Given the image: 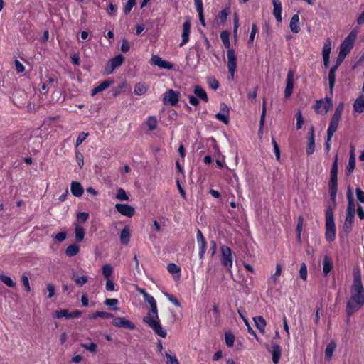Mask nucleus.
I'll return each instance as SVG.
<instances>
[{"mask_svg":"<svg viewBox=\"0 0 364 364\" xmlns=\"http://www.w3.org/2000/svg\"><path fill=\"white\" fill-rule=\"evenodd\" d=\"M139 293L143 296L144 301L150 305V310L148 311L147 315L143 318V321L146 323L156 335L161 338H165L167 333L161 325L155 299L148 294L145 289H139Z\"/></svg>","mask_w":364,"mask_h":364,"instance_id":"nucleus-1","label":"nucleus"},{"mask_svg":"<svg viewBox=\"0 0 364 364\" xmlns=\"http://www.w3.org/2000/svg\"><path fill=\"white\" fill-rule=\"evenodd\" d=\"M326 232L325 237L327 241L332 242L336 239V225L333 208L328 206L326 210Z\"/></svg>","mask_w":364,"mask_h":364,"instance_id":"nucleus-2","label":"nucleus"},{"mask_svg":"<svg viewBox=\"0 0 364 364\" xmlns=\"http://www.w3.org/2000/svg\"><path fill=\"white\" fill-rule=\"evenodd\" d=\"M352 295L349 300L356 301L359 305H364V288L360 276H355L351 288Z\"/></svg>","mask_w":364,"mask_h":364,"instance_id":"nucleus-3","label":"nucleus"},{"mask_svg":"<svg viewBox=\"0 0 364 364\" xmlns=\"http://www.w3.org/2000/svg\"><path fill=\"white\" fill-rule=\"evenodd\" d=\"M337 174L338 166L336 156L331 170V179L329 182V195L333 203H336V198L337 193Z\"/></svg>","mask_w":364,"mask_h":364,"instance_id":"nucleus-4","label":"nucleus"},{"mask_svg":"<svg viewBox=\"0 0 364 364\" xmlns=\"http://www.w3.org/2000/svg\"><path fill=\"white\" fill-rule=\"evenodd\" d=\"M343 106L342 104L339 105L331 118L329 127L327 130L328 141H330L334 133L336 132L338 127L339 122L341 118Z\"/></svg>","mask_w":364,"mask_h":364,"instance_id":"nucleus-5","label":"nucleus"},{"mask_svg":"<svg viewBox=\"0 0 364 364\" xmlns=\"http://www.w3.org/2000/svg\"><path fill=\"white\" fill-rule=\"evenodd\" d=\"M220 262L221 264L231 272L233 264V257L231 249L226 246L222 245L220 247Z\"/></svg>","mask_w":364,"mask_h":364,"instance_id":"nucleus-6","label":"nucleus"},{"mask_svg":"<svg viewBox=\"0 0 364 364\" xmlns=\"http://www.w3.org/2000/svg\"><path fill=\"white\" fill-rule=\"evenodd\" d=\"M178 92L170 89L163 95V102L164 105L175 106L178 102Z\"/></svg>","mask_w":364,"mask_h":364,"instance_id":"nucleus-7","label":"nucleus"},{"mask_svg":"<svg viewBox=\"0 0 364 364\" xmlns=\"http://www.w3.org/2000/svg\"><path fill=\"white\" fill-rule=\"evenodd\" d=\"M227 57L228 71L230 73V78L233 79L237 67V58L233 49L228 50Z\"/></svg>","mask_w":364,"mask_h":364,"instance_id":"nucleus-8","label":"nucleus"},{"mask_svg":"<svg viewBox=\"0 0 364 364\" xmlns=\"http://www.w3.org/2000/svg\"><path fill=\"white\" fill-rule=\"evenodd\" d=\"M229 112L228 106L225 103L221 102L220 105V112L215 114V118L225 124H228L230 122Z\"/></svg>","mask_w":364,"mask_h":364,"instance_id":"nucleus-9","label":"nucleus"},{"mask_svg":"<svg viewBox=\"0 0 364 364\" xmlns=\"http://www.w3.org/2000/svg\"><path fill=\"white\" fill-rule=\"evenodd\" d=\"M294 71L289 70L287 76V85L284 90L285 98H289L293 92L294 88Z\"/></svg>","mask_w":364,"mask_h":364,"instance_id":"nucleus-10","label":"nucleus"},{"mask_svg":"<svg viewBox=\"0 0 364 364\" xmlns=\"http://www.w3.org/2000/svg\"><path fill=\"white\" fill-rule=\"evenodd\" d=\"M151 63L163 69L171 70L173 68V65L171 63L164 60L156 55L151 56Z\"/></svg>","mask_w":364,"mask_h":364,"instance_id":"nucleus-11","label":"nucleus"},{"mask_svg":"<svg viewBox=\"0 0 364 364\" xmlns=\"http://www.w3.org/2000/svg\"><path fill=\"white\" fill-rule=\"evenodd\" d=\"M115 208L119 213L129 218L132 217L135 213L134 208L127 204L117 203Z\"/></svg>","mask_w":364,"mask_h":364,"instance_id":"nucleus-12","label":"nucleus"},{"mask_svg":"<svg viewBox=\"0 0 364 364\" xmlns=\"http://www.w3.org/2000/svg\"><path fill=\"white\" fill-rule=\"evenodd\" d=\"M331 51V42L330 39H327L325 42L322 50V55L323 60V66L328 68L330 61V54Z\"/></svg>","mask_w":364,"mask_h":364,"instance_id":"nucleus-13","label":"nucleus"},{"mask_svg":"<svg viewBox=\"0 0 364 364\" xmlns=\"http://www.w3.org/2000/svg\"><path fill=\"white\" fill-rule=\"evenodd\" d=\"M112 324L116 327L125 328L130 330L135 328V326L132 322L124 317L115 318L112 321Z\"/></svg>","mask_w":364,"mask_h":364,"instance_id":"nucleus-14","label":"nucleus"},{"mask_svg":"<svg viewBox=\"0 0 364 364\" xmlns=\"http://www.w3.org/2000/svg\"><path fill=\"white\" fill-rule=\"evenodd\" d=\"M191 32V22L189 18H187L183 24V31L181 34L182 41L180 43V46L182 47L183 45L188 43L189 40V34Z\"/></svg>","mask_w":364,"mask_h":364,"instance_id":"nucleus-15","label":"nucleus"},{"mask_svg":"<svg viewBox=\"0 0 364 364\" xmlns=\"http://www.w3.org/2000/svg\"><path fill=\"white\" fill-rule=\"evenodd\" d=\"M314 149H315L314 129V127H311L309 132L308 144L306 146V154L308 155L311 154L314 151Z\"/></svg>","mask_w":364,"mask_h":364,"instance_id":"nucleus-16","label":"nucleus"},{"mask_svg":"<svg viewBox=\"0 0 364 364\" xmlns=\"http://www.w3.org/2000/svg\"><path fill=\"white\" fill-rule=\"evenodd\" d=\"M355 213H346V219L343 223V230L346 233H349L352 230L353 224L354 222Z\"/></svg>","mask_w":364,"mask_h":364,"instance_id":"nucleus-17","label":"nucleus"},{"mask_svg":"<svg viewBox=\"0 0 364 364\" xmlns=\"http://www.w3.org/2000/svg\"><path fill=\"white\" fill-rule=\"evenodd\" d=\"M281 273H282V267L280 264H277L274 274L273 275H272L268 279L269 288L273 289L275 287L277 280H278V277L280 276Z\"/></svg>","mask_w":364,"mask_h":364,"instance_id":"nucleus-18","label":"nucleus"},{"mask_svg":"<svg viewBox=\"0 0 364 364\" xmlns=\"http://www.w3.org/2000/svg\"><path fill=\"white\" fill-rule=\"evenodd\" d=\"M333 268V262L332 259L325 255L323 260V272L324 276H327Z\"/></svg>","mask_w":364,"mask_h":364,"instance_id":"nucleus-19","label":"nucleus"},{"mask_svg":"<svg viewBox=\"0 0 364 364\" xmlns=\"http://www.w3.org/2000/svg\"><path fill=\"white\" fill-rule=\"evenodd\" d=\"M70 191L75 197H80L84 193L82 186L77 181H73L70 185Z\"/></svg>","mask_w":364,"mask_h":364,"instance_id":"nucleus-20","label":"nucleus"},{"mask_svg":"<svg viewBox=\"0 0 364 364\" xmlns=\"http://www.w3.org/2000/svg\"><path fill=\"white\" fill-rule=\"evenodd\" d=\"M272 353V362L274 364H277L279 361L281 354H282V349L279 345L277 343H274L272 346V349L271 350Z\"/></svg>","mask_w":364,"mask_h":364,"instance_id":"nucleus-21","label":"nucleus"},{"mask_svg":"<svg viewBox=\"0 0 364 364\" xmlns=\"http://www.w3.org/2000/svg\"><path fill=\"white\" fill-rule=\"evenodd\" d=\"M337 344L334 340L331 341V342L327 345L325 349V360L329 361L331 360L333 352L336 348Z\"/></svg>","mask_w":364,"mask_h":364,"instance_id":"nucleus-22","label":"nucleus"},{"mask_svg":"<svg viewBox=\"0 0 364 364\" xmlns=\"http://www.w3.org/2000/svg\"><path fill=\"white\" fill-rule=\"evenodd\" d=\"M114 81L113 80H104L103 82H100V84L98 85V86H96L95 87H94L92 90V93L91 95L92 96L95 95L96 94H97L98 92H102L105 90H106L107 88H108L112 84H113Z\"/></svg>","mask_w":364,"mask_h":364,"instance_id":"nucleus-23","label":"nucleus"},{"mask_svg":"<svg viewBox=\"0 0 364 364\" xmlns=\"http://www.w3.org/2000/svg\"><path fill=\"white\" fill-rule=\"evenodd\" d=\"M363 306L359 305L356 301L348 300L346 305V313L348 316H350L355 312L358 311Z\"/></svg>","mask_w":364,"mask_h":364,"instance_id":"nucleus-24","label":"nucleus"},{"mask_svg":"<svg viewBox=\"0 0 364 364\" xmlns=\"http://www.w3.org/2000/svg\"><path fill=\"white\" fill-rule=\"evenodd\" d=\"M273 14L278 22L282 21V4L279 0H272Z\"/></svg>","mask_w":364,"mask_h":364,"instance_id":"nucleus-25","label":"nucleus"},{"mask_svg":"<svg viewBox=\"0 0 364 364\" xmlns=\"http://www.w3.org/2000/svg\"><path fill=\"white\" fill-rule=\"evenodd\" d=\"M347 199H348V207L346 209V213H355V205L354 202V198L352 194L351 189L349 188L347 192Z\"/></svg>","mask_w":364,"mask_h":364,"instance_id":"nucleus-26","label":"nucleus"},{"mask_svg":"<svg viewBox=\"0 0 364 364\" xmlns=\"http://www.w3.org/2000/svg\"><path fill=\"white\" fill-rule=\"evenodd\" d=\"M71 279L77 286L82 287L88 281V277L87 276H78L75 272H73L71 274Z\"/></svg>","mask_w":364,"mask_h":364,"instance_id":"nucleus-27","label":"nucleus"},{"mask_svg":"<svg viewBox=\"0 0 364 364\" xmlns=\"http://www.w3.org/2000/svg\"><path fill=\"white\" fill-rule=\"evenodd\" d=\"M353 109L358 113L364 112V95H360L354 102Z\"/></svg>","mask_w":364,"mask_h":364,"instance_id":"nucleus-28","label":"nucleus"},{"mask_svg":"<svg viewBox=\"0 0 364 364\" xmlns=\"http://www.w3.org/2000/svg\"><path fill=\"white\" fill-rule=\"evenodd\" d=\"M290 28L293 33H297L300 31L299 17L298 14H294L290 21Z\"/></svg>","mask_w":364,"mask_h":364,"instance_id":"nucleus-29","label":"nucleus"},{"mask_svg":"<svg viewBox=\"0 0 364 364\" xmlns=\"http://www.w3.org/2000/svg\"><path fill=\"white\" fill-rule=\"evenodd\" d=\"M355 167V157L354 154V146L350 147V155L348 159V164L347 166V170L349 173H352Z\"/></svg>","mask_w":364,"mask_h":364,"instance_id":"nucleus-30","label":"nucleus"},{"mask_svg":"<svg viewBox=\"0 0 364 364\" xmlns=\"http://www.w3.org/2000/svg\"><path fill=\"white\" fill-rule=\"evenodd\" d=\"M193 92L198 97L201 99L205 102H207L208 101V95H207L206 92L205 91V90L203 88H202L201 87H200L198 85L194 87Z\"/></svg>","mask_w":364,"mask_h":364,"instance_id":"nucleus-31","label":"nucleus"},{"mask_svg":"<svg viewBox=\"0 0 364 364\" xmlns=\"http://www.w3.org/2000/svg\"><path fill=\"white\" fill-rule=\"evenodd\" d=\"M167 270L175 278H179L181 276V268L174 263H170L167 266Z\"/></svg>","mask_w":364,"mask_h":364,"instance_id":"nucleus-32","label":"nucleus"},{"mask_svg":"<svg viewBox=\"0 0 364 364\" xmlns=\"http://www.w3.org/2000/svg\"><path fill=\"white\" fill-rule=\"evenodd\" d=\"M130 240V230L125 227L121 232L120 241L122 245H127Z\"/></svg>","mask_w":364,"mask_h":364,"instance_id":"nucleus-33","label":"nucleus"},{"mask_svg":"<svg viewBox=\"0 0 364 364\" xmlns=\"http://www.w3.org/2000/svg\"><path fill=\"white\" fill-rule=\"evenodd\" d=\"M253 320L255 323V326L259 329V331L262 333H264V328L266 326V321H265L264 318L261 316H258L254 317Z\"/></svg>","mask_w":364,"mask_h":364,"instance_id":"nucleus-34","label":"nucleus"},{"mask_svg":"<svg viewBox=\"0 0 364 364\" xmlns=\"http://www.w3.org/2000/svg\"><path fill=\"white\" fill-rule=\"evenodd\" d=\"M75 235L76 241L77 242H80L84 240V237L85 235V230L82 227H81L78 225H75Z\"/></svg>","mask_w":364,"mask_h":364,"instance_id":"nucleus-35","label":"nucleus"},{"mask_svg":"<svg viewBox=\"0 0 364 364\" xmlns=\"http://www.w3.org/2000/svg\"><path fill=\"white\" fill-rule=\"evenodd\" d=\"M124 61V57L122 55L119 54L116 57L110 59L108 63H110L112 66L116 69L117 68L119 67Z\"/></svg>","mask_w":364,"mask_h":364,"instance_id":"nucleus-36","label":"nucleus"},{"mask_svg":"<svg viewBox=\"0 0 364 364\" xmlns=\"http://www.w3.org/2000/svg\"><path fill=\"white\" fill-rule=\"evenodd\" d=\"M80 251V247L76 244L69 245L65 250V255L68 257H73L76 255Z\"/></svg>","mask_w":364,"mask_h":364,"instance_id":"nucleus-37","label":"nucleus"},{"mask_svg":"<svg viewBox=\"0 0 364 364\" xmlns=\"http://www.w3.org/2000/svg\"><path fill=\"white\" fill-rule=\"evenodd\" d=\"M337 69L335 68H331L328 73V80L329 83V88L331 90H333L335 82H336V72Z\"/></svg>","mask_w":364,"mask_h":364,"instance_id":"nucleus-38","label":"nucleus"},{"mask_svg":"<svg viewBox=\"0 0 364 364\" xmlns=\"http://www.w3.org/2000/svg\"><path fill=\"white\" fill-rule=\"evenodd\" d=\"M148 90V86L145 83H137L134 87V93L136 95H141L144 94Z\"/></svg>","mask_w":364,"mask_h":364,"instance_id":"nucleus-39","label":"nucleus"},{"mask_svg":"<svg viewBox=\"0 0 364 364\" xmlns=\"http://www.w3.org/2000/svg\"><path fill=\"white\" fill-rule=\"evenodd\" d=\"M146 124L150 131H153L157 127L156 118L154 116H150L146 119Z\"/></svg>","mask_w":364,"mask_h":364,"instance_id":"nucleus-40","label":"nucleus"},{"mask_svg":"<svg viewBox=\"0 0 364 364\" xmlns=\"http://www.w3.org/2000/svg\"><path fill=\"white\" fill-rule=\"evenodd\" d=\"M230 33L228 31H223L220 33V39L224 45V46L228 49H230Z\"/></svg>","mask_w":364,"mask_h":364,"instance_id":"nucleus-41","label":"nucleus"},{"mask_svg":"<svg viewBox=\"0 0 364 364\" xmlns=\"http://www.w3.org/2000/svg\"><path fill=\"white\" fill-rule=\"evenodd\" d=\"M0 280L6 286L9 287H15L16 284L15 282L13 281V279L8 276L0 274Z\"/></svg>","mask_w":364,"mask_h":364,"instance_id":"nucleus-42","label":"nucleus"},{"mask_svg":"<svg viewBox=\"0 0 364 364\" xmlns=\"http://www.w3.org/2000/svg\"><path fill=\"white\" fill-rule=\"evenodd\" d=\"M112 273H113V267L110 264H106L103 265L102 274L106 279H109V277H111Z\"/></svg>","mask_w":364,"mask_h":364,"instance_id":"nucleus-43","label":"nucleus"},{"mask_svg":"<svg viewBox=\"0 0 364 364\" xmlns=\"http://www.w3.org/2000/svg\"><path fill=\"white\" fill-rule=\"evenodd\" d=\"M331 106V100L329 98H326L325 101L320 100V109L322 108L324 114L328 112Z\"/></svg>","mask_w":364,"mask_h":364,"instance_id":"nucleus-44","label":"nucleus"},{"mask_svg":"<svg viewBox=\"0 0 364 364\" xmlns=\"http://www.w3.org/2000/svg\"><path fill=\"white\" fill-rule=\"evenodd\" d=\"M198 242V245H199V257L200 259H203L204 257V255L206 252V248H207V242L205 241V240H203L202 241H199Z\"/></svg>","mask_w":364,"mask_h":364,"instance_id":"nucleus-45","label":"nucleus"},{"mask_svg":"<svg viewBox=\"0 0 364 364\" xmlns=\"http://www.w3.org/2000/svg\"><path fill=\"white\" fill-rule=\"evenodd\" d=\"M353 48V46L343 42L340 46L339 53H343V55H347Z\"/></svg>","mask_w":364,"mask_h":364,"instance_id":"nucleus-46","label":"nucleus"},{"mask_svg":"<svg viewBox=\"0 0 364 364\" xmlns=\"http://www.w3.org/2000/svg\"><path fill=\"white\" fill-rule=\"evenodd\" d=\"M238 314H240V316L242 318V319L243 320L244 323H245V325H246V326L247 328L248 332L250 333H251L252 335H253L255 337H257L256 333L254 331L252 328L250 326V325L247 318L245 317V316L242 314V311L240 309H238Z\"/></svg>","mask_w":364,"mask_h":364,"instance_id":"nucleus-47","label":"nucleus"},{"mask_svg":"<svg viewBox=\"0 0 364 364\" xmlns=\"http://www.w3.org/2000/svg\"><path fill=\"white\" fill-rule=\"evenodd\" d=\"M113 314L111 313L97 311L95 314L92 316V318H97L98 317H100L104 318H113Z\"/></svg>","mask_w":364,"mask_h":364,"instance_id":"nucleus-48","label":"nucleus"},{"mask_svg":"<svg viewBox=\"0 0 364 364\" xmlns=\"http://www.w3.org/2000/svg\"><path fill=\"white\" fill-rule=\"evenodd\" d=\"M165 356L167 358L166 364H179L178 359L174 354L171 355V353L166 352Z\"/></svg>","mask_w":364,"mask_h":364,"instance_id":"nucleus-49","label":"nucleus"},{"mask_svg":"<svg viewBox=\"0 0 364 364\" xmlns=\"http://www.w3.org/2000/svg\"><path fill=\"white\" fill-rule=\"evenodd\" d=\"M82 346L85 350H89L90 352H91L92 353H95L97 350V345L93 342L89 343H82Z\"/></svg>","mask_w":364,"mask_h":364,"instance_id":"nucleus-50","label":"nucleus"},{"mask_svg":"<svg viewBox=\"0 0 364 364\" xmlns=\"http://www.w3.org/2000/svg\"><path fill=\"white\" fill-rule=\"evenodd\" d=\"M116 197L117 199H119L120 200H129V197H128L126 191L122 188H119L117 190V193Z\"/></svg>","mask_w":364,"mask_h":364,"instance_id":"nucleus-51","label":"nucleus"},{"mask_svg":"<svg viewBox=\"0 0 364 364\" xmlns=\"http://www.w3.org/2000/svg\"><path fill=\"white\" fill-rule=\"evenodd\" d=\"M225 343L228 347H231L234 345L235 337L231 333H226L225 335Z\"/></svg>","mask_w":364,"mask_h":364,"instance_id":"nucleus-52","label":"nucleus"},{"mask_svg":"<svg viewBox=\"0 0 364 364\" xmlns=\"http://www.w3.org/2000/svg\"><path fill=\"white\" fill-rule=\"evenodd\" d=\"M136 0H128L124 6V11L126 15L131 12L132 9L136 4Z\"/></svg>","mask_w":364,"mask_h":364,"instance_id":"nucleus-53","label":"nucleus"},{"mask_svg":"<svg viewBox=\"0 0 364 364\" xmlns=\"http://www.w3.org/2000/svg\"><path fill=\"white\" fill-rule=\"evenodd\" d=\"M105 304L112 309L117 310V308L115 306L119 304V301L117 299H107Z\"/></svg>","mask_w":364,"mask_h":364,"instance_id":"nucleus-54","label":"nucleus"},{"mask_svg":"<svg viewBox=\"0 0 364 364\" xmlns=\"http://www.w3.org/2000/svg\"><path fill=\"white\" fill-rule=\"evenodd\" d=\"M69 311L67 309H61L60 311H55L54 312V316L56 318L65 317L66 318H69Z\"/></svg>","mask_w":364,"mask_h":364,"instance_id":"nucleus-55","label":"nucleus"},{"mask_svg":"<svg viewBox=\"0 0 364 364\" xmlns=\"http://www.w3.org/2000/svg\"><path fill=\"white\" fill-rule=\"evenodd\" d=\"M257 31H258V29H257L256 24H253L252 26L251 33H250L249 40H248V44H250L251 46L253 44L255 36V34L257 33Z\"/></svg>","mask_w":364,"mask_h":364,"instance_id":"nucleus-56","label":"nucleus"},{"mask_svg":"<svg viewBox=\"0 0 364 364\" xmlns=\"http://www.w3.org/2000/svg\"><path fill=\"white\" fill-rule=\"evenodd\" d=\"M296 129H299L301 128L303 123H304V119L302 117L301 112L300 110H298L296 114Z\"/></svg>","mask_w":364,"mask_h":364,"instance_id":"nucleus-57","label":"nucleus"},{"mask_svg":"<svg viewBox=\"0 0 364 364\" xmlns=\"http://www.w3.org/2000/svg\"><path fill=\"white\" fill-rule=\"evenodd\" d=\"M207 82L209 87L214 90H216L219 87V82L215 78L209 77L207 80Z\"/></svg>","mask_w":364,"mask_h":364,"instance_id":"nucleus-58","label":"nucleus"},{"mask_svg":"<svg viewBox=\"0 0 364 364\" xmlns=\"http://www.w3.org/2000/svg\"><path fill=\"white\" fill-rule=\"evenodd\" d=\"M299 276L303 280H306L307 278V267L305 263H302L299 269Z\"/></svg>","mask_w":364,"mask_h":364,"instance_id":"nucleus-59","label":"nucleus"},{"mask_svg":"<svg viewBox=\"0 0 364 364\" xmlns=\"http://www.w3.org/2000/svg\"><path fill=\"white\" fill-rule=\"evenodd\" d=\"M355 38L356 36L354 32H350L343 42L353 46Z\"/></svg>","mask_w":364,"mask_h":364,"instance_id":"nucleus-60","label":"nucleus"},{"mask_svg":"<svg viewBox=\"0 0 364 364\" xmlns=\"http://www.w3.org/2000/svg\"><path fill=\"white\" fill-rule=\"evenodd\" d=\"M88 134L85 132H81L79 134L78 137L76 140V144L75 146L77 147L80 146L87 137Z\"/></svg>","mask_w":364,"mask_h":364,"instance_id":"nucleus-61","label":"nucleus"},{"mask_svg":"<svg viewBox=\"0 0 364 364\" xmlns=\"http://www.w3.org/2000/svg\"><path fill=\"white\" fill-rule=\"evenodd\" d=\"M346 57V55H343V53H338L335 65L333 66V68L338 69V68L343 63V61L344 60Z\"/></svg>","mask_w":364,"mask_h":364,"instance_id":"nucleus-62","label":"nucleus"},{"mask_svg":"<svg viewBox=\"0 0 364 364\" xmlns=\"http://www.w3.org/2000/svg\"><path fill=\"white\" fill-rule=\"evenodd\" d=\"M21 281H22V283L24 286L26 291L29 292L31 291V287H30V284H29L28 277L26 275L23 274L21 277Z\"/></svg>","mask_w":364,"mask_h":364,"instance_id":"nucleus-63","label":"nucleus"},{"mask_svg":"<svg viewBox=\"0 0 364 364\" xmlns=\"http://www.w3.org/2000/svg\"><path fill=\"white\" fill-rule=\"evenodd\" d=\"M89 218V214L85 212L79 213L77 215V218L80 223H85Z\"/></svg>","mask_w":364,"mask_h":364,"instance_id":"nucleus-64","label":"nucleus"}]
</instances>
